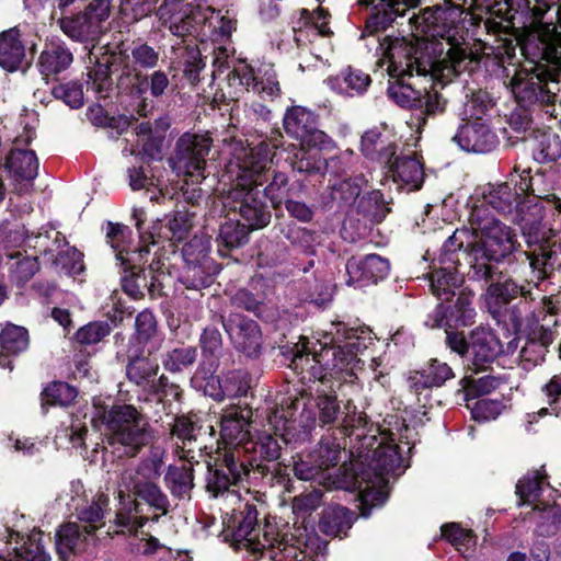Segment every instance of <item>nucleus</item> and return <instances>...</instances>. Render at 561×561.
Returning <instances> with one entry per match:
<instances>
[{
	"mask_svg": "<svg viewBox=\"0 0 561 561\" xmlns=\"http://www.w3.org/2000/svg\"><path fill=\"white\" fill-rule=\"evenodd\" d=\"M204 358H209L207 363L201 365V369L205 375H213L216 371L217 358L222 350V339L216 327H207L204 329L199 339Z\"/></svg>",
	"mask_w": 561,
	"mask_h": 561,
	"instance_id": "nucleus-52",
	"label": "nucleus"
},
{
	"mask_svg": "<svg viewBox=\"0 0 561 561\" xmlns=\"http://www.w3.org/2000/svg\"><path fill=\"white\" fill-rule=\"evenodd\" d=\"M72 504V514L82 524L67 523L56 534V546L59 554L65 558L68 552L82 549L85 535H92L104 525V517L108 511L110 499L104 493L92 495L87 501L76 500Z\"/></svg>",
	"mask_w": 561,
	"mask_h": 561,
	"instance_id": "nucleus-11",
	"label": "nucleus"
},
{
	"mask_svg": "<svg viewBox=\"0 0 561 561\" xmlns=\"http://www.w3.org/2000/svg\"><path fill=\"white\" fill-rule=\"evenodd\" d=\"M512 92L522 107L533 104L549 105L558 95L548 88V83L539 75L520 70L511 79Z\"/></svg>",
	"mask_w": 561,
	"mask_h": 561,
	"instance_id": "nucleus-24",
	"label": "nucleus"
},
{
	"mask_svg": "<svg viewBox=\"0 0 561 561\" xmlns=\"http://www.w3.org/2000/svg\"><path fill=\"white\" fill-rule=\"evenodd\" d=\"M25 45L16 27L0 34V67L7 71H15L25 62Z\"/></svg>",
	"mask_w": 561,
	"mask_h": 561,
	"instance_id": "nucleus-39",
	"label": "nucleus"
},
{
	"mask_svg": "<svg viewBox=\"0 0 561 561\" xmlns=\"http://www.w3.org/2000/svg\"><path fill=\"white\" fill-rule=\"evenodd\" d=\"M157 15L172 34L181 37L202 32L203 35H210L214 41H224L230 37L237 26V20L228 11L224 14L206 2L196 0H164Z\"/></svg>",
	"mask_w": 561,
	"mask_h": 561,
	"instance_id": "nucleus-8",
	"label": "nucleus"
},
{
	"mask_svg": "<svg viewBox=\"0 0 561 561\" xmlns=\"http://www.w3.org/2000/svg\"><path fill=\"white\" fill-rule=\"evenodd\" d=\"M0 346L5 357L25 351L28 346V333L23 327L7 324L0 333Z\"/></svg>",
	"mask_w": 561,
	"mask_h": 561,
	"instance_id": "nucleus-59",
	"label": "nucleus"
},
{
	"mask_svg": "<svg viewBox=\"0 0 561 561\" xmlns=\"http://www.w3.org/2000/svg\"><path fill=\"white\" fill-rule=\"evenodd\" d=\"M381 65H387L390 78L388 96L403 108L420 110L424 116H436L446 110L447 100L437 91L463 72L472 60L465 49L450 46L439 59H432L427 44L416 38L385 36L377 38Z\"/></svg>",
	"mask_w": 561,
	"mask_h": 561,
	"instance_id": "nucleus-1",
	"label": "nucleus"
},
{
	"mask_svg": "<svg viewBox=\"0 0 561 561\" xmlns=\"http://www.w3.org/2000/svg\"><path fill=\"white\" fill-rule=\"evenodd\" d=\"M197 426L195 422L185 415L176 416L171 428V434L175 436L182 445H176L175 453L180 458L191 459L193 449L192 444L196 440Z\"/></svg>",
	"mask_w": 561,
	"mask_h": 561,
	"instance_id": "nucleus-50",
	"label": "nucleus"
},
{
	"mask_svg": "<svg viewBox=\"0 0 561 561\" xmlns=\"http://www.w3.org/2000/svg\"><path fill=\"white\" fill-rule=\"evenodd\" d=\"M131 65H126L118 80L122 87L125 81L130 82L134 73L140 72L138 69H153L159 62V51L147 43H134L130 47Z\"/></svg>",
	"mask_w": 561,
	"mask_h": 561,
	"instance_id": "nucleus-43",
	"label": "nucleus"
},
{
	"mask_svg": "<svg viewBox=\"0 0 561 561\" xmlns=\"http://www.w3.org/2000/svg\"><path fill=\"white\" fill-rule=\"evenodd\" d=\"M501 272L496 277L488 283H491L488 287L489 306L493 313H500L502 308L507 306L513 299L518 296L525 295L529 289L525 286L516 284L513 279H505L500 282Z\"/></svg>",
	"mask_w": 561,
	"mask_h": 561,
	"instance_id": "nucleus-41",
	"label": "nucleus"
},
{
	"mask_svg": "<svg viewBox=\"0 0 561 561\" xmlns=\"http://www.w3.org/2000/svg\"><path fill=\"white\" fill-rule=\"evenodd\" d=\"M341 450V444L336 440L335 437L324 436L319 442L317 448L313 449L311 453L312 457H314V461L323 471L330 467L337 465V462L340 461Z\"/></svg>",
	"mask_w": 561,
	"mask_h": 561,
	"instance_id": "nucleus-62",
	"label": "nucleus"
},
{
	"mask_svg": "<svg viewBox=\"0 0 561 561\" xmlns=\"http://www.w3.org/2000/svg\"><path fill=\"white\" fill-rule=\"evenodd\" d=\"M93 424L103 425L106 443L119 456H136L151 438L148 422L141 411L131 404L106 407L94 400Z\"/></svg>",
	"mask_w": 561,
	"mask_h": 561,
	"instance_id": "nucleus-9",
	"label": "nucleus"
},
{
	"mask_svg": "<svg viewBox=\"0 0 561 561\" xmlns=\"http://www.w3.org/2000/svg\"><path fill=\"white\" fill-rule=\"evenodd\" d=\"M129 84L131 93L141 98V102L137 106V113L144 117L148 116L153 110L151 101L144 96L147 92L153 99L162 100L172 91L169 75L163 70H154L150 75L136 72Z\"/></svg>",
	"mask_w": 561,
	"mask_h": 561,
	"instance_id": "nucleus-26",
	"label": "nucleus"
},
{
	"mask_svg": "<svg viewBox=\"0 0 561 561\" xmlns=\"http://www.w3.org/2000/svg\"><path fill=\"white\" fill-rule=\"evenodd\" d=\"M241 460L250 469V476L254 478L264 477L272 473L277 463L275 462L280 456V445L278 439L273 435H262L256 440L249 438L242 447H236Z\"/></svg>",
	"mask_w": 561,
	"mask_h": 561,
	"instance_id": "nucleus-17",
	"label": "nucleus"
},
{
	"mask_svg": "<svg viewBox=\"0 0 561 561\" xmlns=\"http://www.w3.org/2000/svg\"><path fill=\"white\" fill-rule=\"evenodd\" d=\"M238 526L232 534V545L254 557L268 556L272 561H305L307 543L294 534L279 535L275 525H257V510L247 503L237 517Z\"/></svg>",
	"mask_w": 561,
	"mask_h": 561,
	"instance_id": "nucleus-7",
	"label": "nucleus"
},
{
	"mask_svg": "<svg viewBox=\"0 0 561 561\" xmlns=\"http://www.w3.org/2000/svg\"><path fill=\"white\" fill-rule=\"evenodd\" d=\"M546 476L541 470L527 472L516 484V494L519 505L531 504L540 496Z\"/></svg>",
	"mask_w": 561,
	"mask_h": 561,
	"instance_id": "nucleus-58",
	"label": "nucleus"
},
{
	"mask_svg": "<svg viewBox=\"0 0 561 561\" xmlns=\"http://www.w3.org/2000/svg\"><path fill=\"white\" fill-rule=\"evenodd\" d=\"M306 146L297 148L290 159V165L294 171L307 175H323L325 169V159L317 152H310L305 149Z\"/></svg>",
	"mask_w": 561,
	"mask_h": 561,
	"instance_id": "nucleus-56",
	"label": "nucleus"
},
{
	"mask_svg": "<svg viewBox=\"0 0 561 561\" xmlns=\"http://www.w3.org/2000/svg\"><path fill=\"white\" fill-rule=\"evenodd\" d=\"M390 273V263L378 254L351 257L346 263V284L363 287L385 279Z\"/></svg>",
	"mask_w": 561,
	"mask_h": 561,
	"instance_id": "nucleus-27",
	"label": "nucleus"
},
{
	"mask_svg": "<svg viewBox=\"0 0 561 561\" xmlns=\"http://www.w3.org/2000/svg\"><path fill=\"white\" fill-rule=\"evenodd\" d=\"M130 233V229L125 225L107 222L106 240L115 252L117 265L127 264L133 259V252L138 249L131 250Z\"/></svg>",
	"mask_w": 561,
	"mask_h": 561,
	"instance_id": "nucleus-47",
	"label": "nucleus"
},
{
	"mask_svg": "<svg viewBox=\"0 0 561 561\" xmlns=\"http://www.w3.org/2000/svg\"><path fill=\"white\" fill-rule=\"evenodd\" d=\"M252 414V410L247 405H230L222 411L220 437L226 445L225 451L242 447L249 440Z\"/></svg>",
	"mask_w": 561,
	"mask_h": 561,
	"instance_id": "nucleus-25",
	"label": "nucleus"
},
{
	"mask_svg": "<svg viewBox=\"0 0 561 561\" xmlns=\"http://www.w3.org/2000/svg\"><path fill=\"white\" fill-rule=\"evenodd\" d=\"M230 87L253 91L259 95L273 98L279 93V84L273 72L266 71L263 78H259L252 67L240 62L228 73Z\"/></svg>",
	"mask_w": 561,
	"mask_h": 561,
	"instance_id": "nucleus-33",
	"label": "nucleus"
},
{
	"mask_svg": "<svg viewBox=\"0 0 561 561\" xmlns=\"http://www.w3.org/2000/svg\"><path fill=\"white\" fill-rule=\"evenodd\" d=\"M454 377L455 374L447 363L432 358L424 368L411 375L409 381L410 387L414 389L416 393H420L424 389L442 387L447 380Z\"/></svg>",
	"mask_w": 561,
	"mask_h": 561,
	"instance_id": "nucleus-38",
	"label": "nucleus"
},
{
	"mask_svg": "<svg viewBox=\"0 0 561 561\" xmlns=\"http://www.w3.org/2000/svg\"><path fill=\"white\" fill-rule=\"evenodd\" d=\"M416 7L405 14L408 23L413 30L433 38L447 36L461 15L460 7L449 3L426 8L420 14L413 11Z\"/></svg>",
	"mask_w": 561,
	"mask_h": 561,
	"instance_id": "nucleus-16",
	"label": "nucleus"
},
{
	"mask_svg": "<svg viewBox=\"0 0 561 561\" xmlns=\"http://www.w3.org/2000/svg\"><path fill=\"white\" fill-rule=\"evenodd\" d=\"M73 61V54L61 39L45 43L38 57L37 68L45 77L57 76L67 70Z\"/></svg>",
	"mask_w": 561,
	"mask_h": 561,
	"instance_id": "nucleus-35",
	"label": "nucleus"
},
{
	"mask_svg": "<svg viewBox=\"0 0 561 561\" xmlns=\"http://www.w3.org/2000/svg\"><path fill=\"white\" fill-rule=\"evenodd\" d=\"M396 183L408 186L410 191L419 190L424 181L421 162L413 156H396L386 167Z\"/></svg>",
	"mask_w": 561,
	"mask_h": 561,
	"instance_id": "nucleus-37",
	"label": "nucleus"
},
{
	"mask_svg": "<svg viewBox=\"0 0 561 561\" xmlns=\"http://www.w3.org/2000/svg\"><path fill=\"white\" fill-rule=\"evenodd\" d=\"M238 450L225 451L222 459L215 466H208L206 488L214 496L224 495L230 489L250 477V469L244 460H241Z\"/></svg>",
	"mask_w": 561,
	"mask_h": 561,
	"instance_id": "nucleus-18",
	"label": "nucleus"
},
{
	"mask_svg": "<svg viewBox=\"0 0 561 561\" xmlns=\"http://www.w3.org/2000/svg\"><path fill=\"white\" fill-rule=\"evenodd\" d=\"M393 434L379 433L364 436L360 446H353L364 468L359 478L366 483L363 505L381 506L388 499L386 490L389 476H400L409 467L402 457L403 448L394 443Z\"/></svg>",
	"mask_w": 561,
	"mask_h": 561,
	"instance_id": "nucleus-6",
	"label": "nucleus"
},
{
	"mask_svg": "<svg viewBox=\"0 0 561 561\" xmlns=\"http://www.w3.org/2000/svg\"><path fill=\"white\" fill-rule=\"evenodd\" d=\"M104 47L93 45L89 49V62L93 67H89L87 73V92L92 91L96 99H105L112 91L113 82L111 79V67L114 66L121 57L115 54H105L101 58L99 55Z\"/></svg>",
	"mask_w": 561,
	"mask_h": 561,
	"instance_id": "nucleus-31",
	"label": "nucleus"
},
{
	"mask_svg": "<svg viewBox=\"0 0 561 561\" xmlns=\"http://www.w3.org/2000/svg\"><path fill=\"white\" fill-rule=\"evenodd\" d=\"M536 37L538 41V49L540 50V55L543 59L554 61L560 58L561 33H559L554 26H541L537 31Z\"/></svg>",
	"mask_w": 561,
	"mask_h": 561,
	"instance_id": "nucleus-61",
	"label": "nucleus"
},
{
	"mask_svg": "<svg viewBox=\"0 0 561 561\" xmlns=\"http://www.w3.org/2000/svg\"><path fill=\"white\" fill-rule=\"evenodd\" d=\"M193 468L192 465L170 466L164 476V482L174 497L184 499L190 495L193 489Z\"/></svg>",
	"mask_w": 561,
	"mask_h": 561,
	"instance_id": "nucleus-49",
	"label": "nucleus"
},
{
	"mask_svg": "<svg viewBox=\"0 0 561 561\" xmlns=\"http://www.w3.org/2000/svg\"><path fill=\"white\" fill-rule=\"evenodd\" d=\"M9 546L7 556L0 551L3 561H48L49 556L41 545V531H33L26 537L18 531L5 529Z\"/></svg>",
	"mask_w": 561,
	"mask_h": 561,
	"instance_id": "nucleus-32",
	"label": "nucleus"
},
{
	"mask_svg": "<svg viewBox=\"0 0 561 561\" xmlns=\"http://www.w3.org/2000/svg\"><path fill=\"white\" fill-rule=\"evenodd\" d=\"M530 147L534 159L539 163L553 162L561 157V139L551 130H533Z\"/></svg>",
	"mask_w": 561,
	"mask_h": 561,
	"instance_id": "nucleus-42",
	"label": "nucleus"
},
{
	"mask_svg": "<svg viewBox=\"0 0 561 561\" xmlns=\"http://www.w3.org/2000/svg\"><path fill=\"white\" fill-rule=\"evenodd\" d=\"M354 522V514L341 505H329L322 512L319 528L328 536L346 535Z\"/></svg>",
	"mask_w": 561,
	"mask_h": 561,
	"instance_id": "nucleus-45",
	"label": "nucleus"
},
{
	"mask_svg": "<svg viewBox=\"0 0 561 561\" xmlns=\"http://www.w3.org/2000/svg\"><path fill=\"white\" fill-rule=\"evenodd\" d=\"M534 510L539 511L536 533L541 537L557 534L561 523L560 507L556 504H537Z\"/></svg>",
	"mask_w": 561,
	"mask_h": 561,
	"instance_id": "nucleus-63",
	"label": "nucleus"
},
{
	"mask_svg": "<svg viewBox=\"0 0 561 561\" xmlns=\"http://www.w3.org/2000/svg\"><path fill=\"white\" fill-rule=\"evenodd\" d=\"M197 358L195 346L175 347L162 356V366L169 373H181L191 367Z\"/></svg>",
	"mask_w": 561,
	"mask_h": 561,
	"instance_id": "nucleus-60",
	"label": "nucleus"
},
{
	"mask_svg": "<svg viewBox=\"0 0 561 561\" xmlns=\"http://www.w3.org/2000/svg\"><path fill=\"white\" fill-rule=\"evenodd\" d=\"M284 128L302 146L325 149L331 144L329 136L317 127L316 115L302 106L287 110L284 116Z\"/></svg>",
	"mask_w": 561,
	"mask_h": 561,
	"instance_id": "nucleus-19",
	"label": "nucleus"
},
{
	"mask_svg": "<svg viewBox=\"0 0 561 561\" xmlns=\"http://www.w3.org/2000/svg\"><path fill=\"white\" fill-rule=\"evenodd\" d=\"M213 140L205 134H183L175 142L173 153L169 158L172 170L179 175L190 178L192 183H201L204 174L206 157Z\"/></svg>",
	"mask_w": 561,
	"mask_h": 561,
	"instance_id": "nucleus-12",
	"label": "nucleus"
},
{
	"mask_svg": "<svg viewBox=\"0 0 561 561\" xmlns=\"http://www.w3.org/2000/svg\"><path fill=\"white\" fill-rule=\"evenodd\" d=\"M502 352L501 341L492 329L474 328L470 332L468 370L474 374L486 370Z\"/></svg>",
	"mask_w": 561,
	"mask_h": 561,
	"instance_id": "nucleus-22",
	"label": "nucleus"
},
{
	"mask_svg": "<svg viewBox=\"0 0 561 561\" xmlns=\"http://www.w3.org/2000/svg\"><path fill=\"white\" fill-rule=\"evenodd\" d=\"M368 328H348L344 322L332 323V330L322 340H304L296 345L290 367L305 381H323L327 376L341 373L354 375L362 362L358 355L373 344Z\"/></svg>",
	"mask_w": 561,
	"mask_h": 561,
	"instance_id": "nucleus-3",
	"label": "nucleus"
},
{
	"mask_svg": "<svg viewBox=\"0 0 561 561\" xmlns=\"http://www.w3.org/2000/svg\"><path fill=\"white\" fill-rule=\"evenodd\" d=\"M359 3L371 7L363 36H373L393 23L402 24L399 20L405 18V14L416 5L417 0H360Z\"/></svg>",
	"mask_w": 561,
	"mask_h": 561,
	"instance_id": "nucleus-21",
	"label": "nucleus"
},
{
	"mask_svg": "<svg viewBox=\"0 0 561 561\" xmlns=\"http://www.w3.org/2000/svg\"><path fill=\"white\" fill-rule=\"evenodd\" d=\"M222 324L236 348L248 356H255L260 352L262 334L254 320L230 313Z\"/></svg>",
	"mask_w": 561,
	"mask_h": 561,
	"instance_id": "nucleus-28",
	"label": "nucleus"
},
{
	"mask_svg": "<svg viewBox=\"0 0 561 561\" xmlns=\"http://www.w3.org/2000/svg\"><path fill=\"white\" fill-rule=\"evenodd\" d=\"M7 257L9 259L10 276L18 285L28 282L39 270L36 256H23L22 252L14 251L8 253Z\"/></svg>",
	"mask_w": 561,
	"mask_h": 561,
	"instance_id": "nucleus-55",
	"label": "nucleus"
},
{
	"mask_svg": "<svg viewBox=\"0 0 561 561\" xmlns=\"http://www.w3.org/2000/svg\"><path fill=\"white\" fill-rule=\"evenodd\" d=\"M367 180L363 174L347 176L341 181L330 184L331 201L339 205H352L360 195Z\"/></svg>",
	"mask_w": 561,
	"mask_h": 561,
	"instance_id": "nucleus-51",
	"label": "nucleus"
},
{
	"mask_svg": "<svg viewBox=\"0 0 561 561\" xmlns=\"http://www.w3.org/2000/svg\"><path fill=\"white\" fill-rule=\"evenodd\" d=\"M312 405L317 412L307 410L304 399L294 396L282 398L268 414V423L274 430V435L285 445L296 448L309 439L317 423L321 427L332 426L343 413L334 394H319Z\"/></svg>",
	"mask_w": 561,
	"mask_h": 561,
	"instance_id": "nucleus-5",
	"label": "nucleus"
},
{
	"mask_svg": "<svg viewBox=\"0 0 561 561\" xmlns=\"http://www.w3.org/2000/svg\"><path fill=\"white\" fill-rule=\"evenodd\" d=\"M363 154L387 167L397 156V136L386 124L367 130L360 140Z\"/></svg>",
	"mask_w": 561,
	"mask_h": 561,
	"instance_id": "nucleus-30",
	"label": "nucleus"
},
{
	"mask_svg": "<svg viewBox=\"0 0 561 561\" xmlns=\"http://www.w3.org/2000/svg\"><path fill=\"white\" fill-rule=\"evenodd\" d=\"M276 144L262 141L254 147L241 142L225 167V175L232 183L222 196V206L238 214L252 229L268 225L271 211L264 199L262 186L267 181V170L273 161Z\"/></svg>",
	"mask_w": 561,
	"mask_h": 561,
	"instance_id": "nucleus-2",
	"label": "nucleus"
},
{
	"mask_svg": "<svg viewBox=\"0 0 561 561\" xmlns=\"http://www.w3.org/2000/svg\"><path fill=\"white\" fill-rule=\"evenodd\" d=\"M462 284V276L454 266L443 265L430 275V287L439 300L449 301Z\"/></svg>",
	"mask_w": 561,
	"mask_h": 561,
	"instance_id": "nucleus-44",
	"label": "nucleus"
},
{
	"mask_svg": "<svg viewBox=\"0 0 561 561\" xmlns=\"http://www.w3.org/2000/svg\"><path fill=\"white\" fill-rule=\"evenodd\" d=\"M27 245L70 274L77 275L83 271L82 253L68 248L66 238L53 227H43L37 233H32L27 238Z\"/></svg>",
	"mask_w": 561,
	"mask_h": 561,
	"instance_id": "nucleus-13",
	"label": "nucleus"
},
{
	"mask_svg": "<svg viewBox=\"0 0 561 561\" xmlns=\"http://www.w3.org/2000/svg\"><path fill=\"white\" fill-rule=\"evenodd\" d=\"M469 220L474 231L463 251L470 266L469 276L488 284L500 273L499 263L515 250V234L482 207H473Z\"/></svg>",
	"mask_w": 561,
	"mask_h": 561,
	"instance_id": "nucleus-4",
	"label": "nucleus"
},
{
	"mask_svg": "<svg viewBox=\"0 0 561 561\" xmlns=\"http://www.w3.org/2000/svg\"><path fill=\"white\" fill-rule=\"evenodd\" d=\"M165 451L161 446H151L148 456L137 468H129L122 474H130L135 480H157L162 471Z\"/></svg>",
	"mask_w": 561,
	"mask_h": 561,
	"instance_id": "nucleus-48",
	"label": "nucleus"
},
{
	"mask_svg": "<svg viewBox=\"0 0 561 561\" xmlns=\"http://www.w3.org/2000/svg\"><path fill=\"white\" fill-rule=\"evenodd\" d=\"M252 230L245 221L240 224L236 218H226L220 224L217 241L227 250L238 248L248 241V234Z\"/></svg>",
	"mask_w": 561,
	"mask_h": 561,
	"instance_id": "nucleus-54",
	"label": "nucleus"
},
{
	"mask_svg": "<svg viewBox=\"0 0 561 561\" xmlns=\"http://www.w3.org/2000/svg\"><path fill=\"white\" fill-rule=\"evenodd\" d=\"M529 248L525 252L529 266L537 280L549 278L556 270L561 271V243L539 239L537 236L524 232Z\"/></svg>",
	"mask_w": 561,
	"mask_h": 561,
	"instance_id": "nucleus-20",
	"label": "nucleus"
},
{
	"mask_svg": "<svg viewBox=\"0 0 561 561\" xmlns=\"http://www.w3.org/2000/svg\"><path fill=\"white\" fill-rule=\"evenodd\" d=\"M149 254V248L138 247L133 252V259L127 264L119 265L122 267L121 282L124 291L138 299L144 297L145 291L154 294L157 286L160 285L159 271L162 267L161 262L152 261L149 265V274H146L140 264L146 262L145 257Z\"/></svg>",
	"mask_w": 561,
	"mask_h": 561,
	"instance_id": "nucleus-15",
	"label": "nucleus"
},
{
	"mask_svg": "<svg viewBox=\"0 0 561 561\" xmlns=\"http://www.w3.org/2000/svg\"><path fill=\"white\" fill-rule=\"evenodd\" d=\"M529 173V170H523L517 175L518 181L513 175L511 182L488 184L482 193L483 202L474 207L485 209V205H488L501 214H512L514 210H518L524 195L534 194L533 179Z\"/></svg>",
	"mask_w": 561,
	"mask_h": 561,
	"instance_id": "nucleus-14",
	"label": "nucleus"
},
{
	"mask_svg": "<svg viewBox=\"0 0 561 561\" xmlns=\"http://www.w3.org/2000/svg\"><path fill=\"white\" fill-rule=\"evenodd\" d=\"M158 371L159 365L148 357H135L126 366L128 380L146 391V402L156 387Z\"/></svg>",
	"mask_w": 561,
	"mask_h": 561,
	"instance_id": "nucleus-40",
	"label": "nucleus"
},
{
	"mask_svg": "<svg viewBox=\"0 0 561 561\" xmlns=\"http://www.w3.org/2000/svg\"><path fill=\"white\" fill-rule=\"evenodd\" d=\"M367 426L368 422L366 415L362 412H356V407L348 401L341 416L340 433L348 435L350 437L355 436L357 439L356 446H360V439L364 436H373L376 435L375 433H380L378 428L374 430L373 425H370L369 428H367Z\"/></svg>",
	"mask_w": 561,
	"mask_h": 561,
	"instance_id": "nucleus-46",
	"label": "nucleus"
},
{
	"mask_svg": "<svg viewBox=\"0 0 561 561\" xmlns=\"http://www.w3.org/2000/svg\"><path fill=\"white\" fill-rule=\"evenodd\" d=\"M39 162L33 150L12 149L0 171L7 172L13 190L25 193L33 186L38 174Z\"/></svg>",
	"mask_w": 561,
	"mask_h": 561,
	"instance_id": "nucleus-23",
	"label": "nucleus"
},
{
	"mask_svg": "<svg viewBox=\"0 0 561 561\" xmlns=\"http://www.w3.org/2000/svg\"><path fill=\"white\" fill-rule=\"evenodd\" d=\"M552 332L545 325H536L525 337L519 351V365L530 370L545 359L548 346L552 343Z\"/></svg>",
	"mask_w": 561,
	"mask_h": 561,
	"instance_id": "nucleus-34",
	"label": "nucleus"
},
{
	"mask_svg": "<svg viewBox=\"0 0 561 561\" xmlns=\"http://www.w3.org/2000/svg\"><path fill=\"white\" fill-rule=\"evenodd\" d=\"M214 263H192L185 264L181 282L188 289L199 290L213 283V274L215 273Z\"/></svg>",
	"mask_w": 561,
	"mask_h": 561,
	"instance_id": "nucleus-57",
	"label": "nucleus"
},
{
	"mask_svg": "<svg viewBox=\"0 0 561 561\" xmlns=\"http://www.w3.org/2000/svg\"><path fill=\"white\" fill-rule=\"evenodd\" d=\"M154 481L135 480L130 474H121L118 483L119 507L115 516V523L118 527L128 531H137L146 523L147 518L140 515L136 497L144 500L162 515L169 512L170 502Z\"/></svg>",
	"mask_w": 561,
	"mask_h": 561,
	"instance_id": "nucleus-10",
	"label": "nucleus"
},
{
	"mask_svg": "<svg viewBox=\"0 0 561 561\" xmlns=\"http://www.w3.org/2000/svg\"><path fill=\"white\" fill-rule=\"evenodd\" d=\"M448 328L469 327L474 322L476 310L472 307V296L461 291L454 305L446 306Z\"/></svg>",
	"mask_w": 561,
	"mask_h": 561,
	"instance_id": "nucleus-53",
	"label": "nucleus"
},
{
	"mask_svg": "<svg viewBox=\"0 0 561 561\" xmlns=\"http://www.w3.org/2000/svg\"><path fill=\"white\" fill-rule=\"evenodd\" d=\"M325 83L342 96L356 98L367 92L371 84V78L363 70L348 66L336 76L329 77Z\"/></svg>",
	"mask_w": 561,
	"mask_h": 561,
	"instance_id": "nucleus-36",
	"label": "nucleus"
},
{
	"mask_svg": "<svg viewBox=\"0 0 561 561\" xmlns=\"http://www.w3.org/2000/svg\"><path fill=\"white\" fill-rule=\"evenodd\" d=\"M181 54L180 64L183 67L184 77L192 83L196 84L201 81V71L205 68V62L202 59L201 51L197 47L185 46L179 47Z\"/></svg>",
	"mask_w": 561,
	"mask_h": 561,
	"instance_id": "nucleus-64",
	"label": "nucleus"
},
{
	"mask_svg": "<svg viewBox=\"0 0 561 561\" xmlns=\"http://www.w3.org/2000/svg\"><path fill=\"white\" fill-rule=\"evenodd\" d=\"M451 140L467 152L488 153L499 145V138L492 128L481 122H467L459 126Z\"/></svg>",
	"mask_w": 561,
	"mask_h": 561,
	"instance_id": "nucleus-29",
	"label": "nucleus"
}]
</instances>
